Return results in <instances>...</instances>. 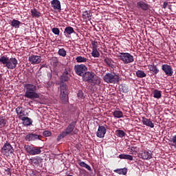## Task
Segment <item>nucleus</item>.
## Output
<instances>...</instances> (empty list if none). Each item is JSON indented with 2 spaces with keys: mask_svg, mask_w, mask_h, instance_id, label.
Instances as JSON below:
<instances>
[{
  "mask_svg": "<svg viewBox=\"0 0 176 176\" xmlns=\"http://www.w3.org/2000/svg\"><path fill=\"white\" fill-rule=\"evenodd\" d=\"M24 87L25 89V97L30 98V100H35L39 98V95L36 93V90L39 89V85H35L34 84H25Z\"/></svg>",
  "mask_w": 176,
  "mask_h": 176,
  "instance_id": "f257e3e1",
  "label": "nucleus"
},
{
  "mask_svg": "<svg viewBox=\"0 0 176 176\" xmlns=\"http://www.w3.org/2000/svg\"><path fill=\"white\" fill-rule=\"evenodd\" d=\"M0 63L8 69H14L17 67V64H19V61L16 58H9L7 56H1L0 57Z\"/></svg>",
  "mask_w": 176,
  "mask_h": 176,
  "instance_id": "f03ea898",
  "label": "nucleus"
},
{
  "mask_svg": "<svg viewBox=\"0 0 176 176\" xmlns=\"http://www.w3.org/2000/svg\"><path fill=\"white\" fill-rule=\"evenodd\" d=\"M75 127H76V121H72L67 125L65 131L58 135L57 141H61V140L65 137H67V135H71V134L74 133Z\"/></svg>",
  "mask_w": 176,
  "mask_h": 176,
  "instance_id": "7ed1b4c3",
  "label": "nucleus"
},
{
  "mask_svg": "<svg viewBox=\"0 0 176 176\" xmlns=\"http://www.w3.org/2000/svg\"><path fill=\"white\" fill-rule=\"evenodd\" d=\"M60 100L63 104L68 102V86L67 83L60 82Z\"/></svg>",
  "mask_w": 176,
  "mask_h": 176,
  "instance_id": "20e7f679",
  "label": "nucleus"
},
{
  "mask_svg": "<svg viewBox=\"0 0 176 176\" xmlns=\"http://www.w3.org/2000/svg\"><path fill=\"white\" fill-rule=\"evenodd\" d=\"M103 80L106 83H113V85H115L120 80V77L114 72L107 73L104 76Z\"/></svg>",
  "mask_w": 176,
  "mask_h": 176,
  "instance_id": "39448f33",
  "label": "nucleus"
},
{
  "mask_svg": "<svg viewBox=\"0 0 176 176\" xmlns=\"http://www.w3.org/2000/svg\"><path fill=\"white\" fill-rule=\"evenodd\" d=\"M24 149H25L26 152L31 155V156H35L36 155H41V152L42 151V147L34 146L31 145H24Z\"/></svg>",
  "mask_w": 176,
  "mask_h": 176,
  "instance_id": "423d86ee",
  "label": "nucleus"
},
{
  "mask_svg": "<svg viewBox=\"0 0 176 176\" xmlns=\"http://www.w3.org/2000/svg\"><path fill=\"white\" fill-rule=\"evenodd\" d=\"M118 58L124 64H130L134 61V56L128 52H120Z\"/></svg>",
  "mask_w": 176,
  "mask_h": 176,
  "instance_id": "0eeeda50",
  "label": "nucleus"
},
{
  "mask_svg": "<svg viewBox=\"0 0 176 176\" xmlns=\"http://www.w3.org/2000/svg\"><path fill=\"white\" fill-rule=\"evenodd\" d=\"M83 82H87V83H93L94 82V77L96 74L93 72H86L82 76Z\"/></svg>",
  "mask_w": 176,
  "mask_h": 176,
  "instance_id": "6e6552de",
  "label": "nucleus"
},
{
  "mask_svg": "<svg viewBox=\"0 0 176 176\" xmlns=\"http://www.w3.org/2000/svg\"><path fill=\"white\" fill-rule=\"evenodd\" d=\"M13 152H14L13 146H12L9 142H6L1 148V153L6 156H9V155L13 153Z\"/></svg>",
  "mask_w": 176,
  "mask_h": 176,
  "instance_id": "1a4fd4ad",
  "label": "nucleus"
},
{
  "mask_svg": "<svg viewBox=\"0 0 176 176\" xmlns=\"http://www.w3.org/2000/svg\"><path fill=\"white\" fill-rule=\"evenodd\" d=\"M152 151L151 150L146 151L144 150L140 151L138 154V156L140 159H142V160H151L152 159L153 156Z\"/></svg>",
  "mask_w": 176,
  "mask_h": 176,
  "instance_id": "9d476101",
  "label": "nucleus"
},
{
  "mask_svg": "<svg viewBox=\"0 0 176 176\" xmlns=\"http://www.w3.org/2000/svg\"><path fill=\"white\" fill-rule=\"evenodd\" d=\"M74 71L76 75H78V76H82L86 72H87V67L83 64L76 65L74 66Z\"/></svg>",
  "mask_w": 176,
  "mask_h": 176,
  "instance_id": "9b49d317",
  "label": "nucleus"
},
{
  "mask_svg": "<svg viewBox=\"0 0 176 176\" xmlns=\"http://www.w3.org/2000/svg\"><path fill=\"white\" fill-rule=\"evenodd\" d=\"M25 141H28L29 142H31L32 141H41L42 140V135H38L36 133H28L25 137Z\"/></svg>",
  "mask_w": 176,
  "mask_h": 176,
  "instance_id": "f8f14e48",
  "label": "nucleus"
},
{
  "mask_svg": "<svg viewBox=\"0 0 176 176\" xmlns=\"http://www.w3.org/2000/svg\"><path fill=\"white\" fill-rule=\"evenodd\" d=\"M71 68L67 67L65 69V71L62 76H60V82H68L69 78H71Z\"/></svg>",
  "mask_w": 176,
  "mask_h": 176,
  "instance_id": "ddd939ff",
  "label": "nucleus"
},
{
  "mask_svg": "<svg viewBox=\"0 0 176 176\" xmlns=\"http://www.w3.org/2000/svg\"><path fill=\"white\" fill-rule=\"evenodd\" d=\"M28 61L33 65H36L42 61V57L38 55H32L29 56Z\"/></svg>",
  "mask_w": 176,
  "mask_h": 176,
  "instance_id": "4468645a",
  "label": "nucleus"
},
{
  "mask_svg": "<svg viewBox=\"0 0 176 176\" xmlns=\"http://www.w3.org/2000/svg\"><path fill=\"white\" fill-rule=\"evenodd\" d=\"M162 69L167 76H171L174 74L173 67L168 64L162 65Z\"/></svg>",
  "mask_w": 176,
  "mask_h": 176,
  "instance_id": "2eb2a0df",
  "label": "nucleus"
},
{
  "mask_svg": "<svg viewBox=\"0 0 176 176\" xmlns=\"http://www.w3.org/2000/svg\"><path fill=\"white\" fill-rule=\"evenodd\" d=\"M150 8H151V6L143 1H140L137 3V8L141 9L144 12L149 10Z\"/></svg>",
  "mask_w": 176,
  "mask_h": 176,
  "instance_id": "dca6fc26",
  "label": "nucleus"
},
{
  "mask_svg": "<svg viewBox=\"0 0 176 176\" xmlns=\"http://www.w3.org/2000/svg\"><path fill=\"white\" fill-rule=\"evenodd\" d=\"M105 134H107V128L104 126H99L96 132V136L98 138H104Z\"/></svg>",
  "mask_w": 176,
  "mask_h": 176,
  "instance_id": "f3484780",
  "label": "nucleus"
},
{
  "mask_svg": "<svg viewBox=\"0 0 176 176\" xmlns=\"http://www.w3.org/2000/svg\"><path fill=\"white\" fill-rule=\"evenodd\" d=\"M51 6L53 8L54 10H56V12H61V2L58 0H52L51 1Z\"/></svg>",
  "mask_w": 176,
  "mask_h": 176,
  "instance_id": "a211bd4d",
  "label": "nucleus"
},
{
  "mask_svg": "<svg viewBox=\"0 0 176 176\" xmlns=\"http://www.w3.org/2000/svg\"><path fill=\"white\" fill-rule=\"evenodd\" d=\"M19 119L23 121L24 126H31L32 124V120L28 117H24L23 115L19 116Z\"/></svg>",
  "mask_w": 176,
  "mask_h": 176,
  "instance_id": "6ab92c4d",
  "label": "nucleus"
},
{
  "mask_svg": "<svg viewBox=\"0 0 176 176\" xmlns=\"http://www.w3.org/2000/svg\"><path fill=\"white\" fill-rule=\"evenodd\" d=\"M142 123L145 126H147L148 127H151V129H153L155 127V124L151 121V119H148L146 118H142Z\"/></svg>",
  "mask_w": 176,
  "mask_h": 176,
  "instance_id": "aec40b11",
  "label": "nucleus"
},
{
  "mask_svg": "<svg viewBox=\"0 0 176 176\" xmlns=\"http://www.w3.org/2000/svg\"><path fill=\"white\" fill-rule=\"evenodd\" d=\"M72 34H75V30H74V28L71 26L66 27L64 30V34L65 35V36H68Z\"/></svg>",
  "mask_w": 176,
  "mask_h": 176,
  "instance_id": "412c9836",
  "label": "nucleus"
},
{
  "mask_svg": "<svg viewBox=\"0 0 176 176\" xmlns=\"http://www.w3.org/2000/svg\"><path fill=\"white\" fill-rule=\"evenodd\" d=\"M148 69H150V71L153 72V75H157V73L159 72V69H157V66L154 64L149 65Z\"/></svg>",
  "mask_w": 176,
  "mask_h": 176,
  "instance_id": "4be33fe9",
  "label": "nucleus"
},
{
  "mask_svg": "<svg viewBox=\"0 0 176 176\" xmlns=\"http://www.w3.org/2000/svg\"><path fill=\"white\" fill-rule=\"evenodd\" d=\"M154 98H157V100H160L162 98V91L158 89H155L153 91Z\"/></svg>",
  "mask_w": 176,
  "mask_h": 176,
  "instance_id": "5701e85b",
  "label": "nucleus"
},
{
  "mask_svg": "<svg viewBox=\"0 0 176 176\" xmlns=\"http://www.w3.org/2000/svg\"><path fill=\"white\" fill-rule=\"evenodd\" d=\"M20 24H21V22L19 20L13 19L11 21L10 25L14 28H20Z\"/></svg>",
  "mask_w": 176,
  "mask_h": 176,
  "instance_id": "b1692460",
  "label": "nucleus"
},
{
  "mask_svg": "<svg viewBox=\"0 0 176 176\" xmlns=\"http://www.w3.org/2000/svg\"><path fill=\"white\" fill-rule=\"evenodd\" d=\"M113 116H114L117 119H120V118H123V112L119 110H115L113 112Z\"/></svg>",
  "mask_w": 176,
  "mask_h": 176,
  "instance_id": "393cba45",
  "label": "nucleus"
},
{
  "mask_svg": "<svg viewBox=\"0 0 176 176\" xmlns=\"http://www.w3.org/2000/svg\"><path fill=\"white\" fill-rule=\"evenodd\" d=\"M118 157L119 159H124L126 160H131V161L133 160L132 155H127V154H120L119 155Z\"/></svg>",
  "mask_w": 176,
  "mask_h": 176,
  "instance_id": "a878e982",
  "label": "nucleus"
},
{
  "mask_svg": "<svg viewBox=\"0 0 176 176\" xmlns=\"http://www.w3.org/2000/svg\"><path fill=\"white\" fill-rule=\"evenodd\" d=\"M30 12L33 17H36L37 19L41 17V13L38 11V10H36V8L32 9Z\"/></svg>",
  "mask_w": 176,
  "mask_h": 176,
  "instance_id": "bb28decb",
  "label": "nucleus"
},
{
  "mask_svg": "<svg viewBox=\"0 0 176 176\" xmlns=\"http://www.w3.org/2000/svg\"><path fill=\"white\" fill-rule=\"evenodd\" d=\"M120 91L122 93H129V88L126 84H121L120 86Z\"/></svg>",
  "mask_w": 176,
  "mask_h": 176,
  "instance_id": "cd10ccee",
  "label": "nucleus"
},
{
  "mask_svg": "<svg viewBox=\"0 0 176 176\" xmlns=\"http://www.w3.org/2000/svg\"><path fill=\"white\" fill-rule=\"evenodd\" d=\"M91 13L89 11H85L82 12V19L85 20H90V18L91 17Z\"/></svg>",
  "mask_w": 176,
  "mask_h": 176,
  "instance_id": "c85d7f7f",
  "label": "nucleus"
},
{
  "mask_svg": "<svg viewBox=\"0 0 176 176\" xmlns=\"http://www.w3.org/2000/svg\"><path fill=\"white\" fill-rule=\"evenodd\" d=\"M8 124V120L3 117H0V129H3Z\"/></svg>",
  "mask_w": 176,
  "mask_h": 176,
  "instance_id": "c756f323",
  "label": "nucleus"
},
{
  "mask_svg": "<svg viewBox=\"0 0 176 176\" xmlns=\"http://www.w3.org/2000/svg\"><path fill=\"white\" fill-rule=\"evenodd\" d=\"M104 63H106L108 67H113V60L111 58H105L104 59Z\"/></svg>",
  "mask_w": 176,
  "mask_h": 176,
  "instance_id": "7c9ffc66",
  "label": "nucleus"
},
{
  "mask_svg": "<svg viewBox=\"0 0 176 176\" xmlns=\"http://www.w3.org/2000/svg\"><path fill=\"white\" fill-rule=\"evenodd\" d=\"M114 173H117L118 174H122L123 175H126L127 174V168H121V169H116L114 170Z\"/></svg>",
  "mask_w": 176,
  "mask_h": 176,
  "instance_id": "2f4dec72",
  "label": "nucleus"
},
{
  "mask_svg": "<svg viewBox=\"0 0 176 176\" xmlns=\"http://www.w3.org/2000/svg\"><path fill=\"white\" fill-rule=\"evenodd\" d=\"M76 61L77 63H86L87 61V58L82 56H78L76 58Z\"/></svg>",
  "mask_w": 176,
  "mask_h": 176,
  "instance_id": "473e14b6",
  "label": "nucleus"
},
{
  "mask_svg": "<svg viewBox=\"0 0 176 176\" xmlns=\"http://www.w3.org/2000/svg\"><path fill=\"white\" fill-rule=\"evenodd\" d=\"M136 76L138 78H145L146 76V74H145L142 70H138L136 72Z\"/></svg>",
  "mask_w": 176,
  "mask_h": 176,
  "instance_id": "72a5a7b5",
  "label": "nucleus"
},
{
  "mask_svg": "<svg viewBox=\"0 0 176 176\" xmlns=\"http://www.w3.org/2000/svg\"><path fill=\"white\" fill-rule=\"evenodd\" d=\"M116 133L118 137H119L120 138H123V137H126V133H124V131L122 130H117Z\"/></svg>",
  "mask_w": 176,
  "mask_h": 176,
  "instance_id": "f704fd0d",
  "label": "nucleus"
},
{
  "mask_svg": "<svg viewBox=\"0 0 176 176\" xmlns=\"http://www.w3.org/2000/svg\"><path fill=\"white\" fill-rule=\"evenodd\" d=\"M58 54L62 57H65V56H67V51L64 48H60L58 52Z\"/></svg>",
  "mask_w": 176,
  "mask_h": 176,
  "instance_id": "c9c22d12",
  "label": "nucleus"
},
{
  "mask_svg": "<svg viewBox=\"0 0 176 176\" xmlns=\"http://www.w3.org/2000/svg\"><path fill=\"white\" fill-rule=\"evenodd\" d=\"M16 112L17 115H19V116L21 115H22V116H24V111L23 110V107H16Z\"/></svg>",
  "mask_w": 176,
  "mask_h": 176,
  "instance_id": "e433bc0d",
  "label": "nucleus"
},
{
  "mask_svg": "<svg viewBox=\"0 0 176 176\" xmlns=\"http://www.w3.org/2000/svg\"><path fill=\"white\" fill-rule=\"evenodd\" d=\"M30 162L31 164H34V166H38V164H39V160L36 157L30 159Z\"/></svg>",
  "mask_w": 176,
  "mask_h": 176,
  "instance_id": "4c0bfd02",
  "label": "nucleus"
},
{
  "mask_svg": "<svg viewBox=\"0 0 176 176\" xmlns=\"http://www.w3.org/2000/svg\"><path fill=\"white\" fill-rule=\"evenodd\" d=\"M51 64L56 68V67L58 65V59H57V58H53Z\"/></svg>",
  "mask_w": 176,
  "mask_h": 176,
  "instance_id": "58836bf2",
  "label": "nucleus"
},
{
  "mask_svg": "<svg viewBox=\"0 0 176 176\" xmlns=\"http://www.w3.org/2000/svg\"><path fill=\"white\" fill-rule=\"evenodd\" d=\"M92 57H100V52H98V50H93L91 52Z\"/></svg>",
  "mask_w": 176,
  "mask_h": 176,
  "instance_id": "ea45409f",
  "label": "nucleus"
},
{
  "mask_svg": "<svg viewBox=\"0 0 176 176\" xmlns=\"http://www.w3.org/2000/svg\"><path fill=\"white\" fill-rule=\"evenodd\" d=\"M52 31L54 35H60V29L58 28H53Z\"/></svg>",
  "mask_w": 176,
  "mask_h": 176,
  "instance_id": "a19ab883",
  "label": "nucleus"
},
{
  "mask_svg": "<svg viewBox=\"0 0 176 176\" xmlns=\"http://www.w3.org/2000/svg\"><path fill=\"white\" fill-rule=\"evenodd\" d=\"M43 135H44V137H50L52 135V132H50L49 131H45L43 132Z\"/></svg>",
  "mask_w": 176,
  "mask_h": 176,
  "instance_id": "79ce46f5",
  "label": "nucleus"
},
{
  "mask_svg": "<svg viewBox=\"0 0 176 176\" xmlns=\"http://www.w3.org/2000/svg\"><path fill=\"white\" fill-rule=\"evenodd\" d=\"M78 164H79V166H80V167H83L85 168L87 164L85 162H82V160H79Z\"/></svg>",
  "mask_w": 176,
  "mask_h": 176,
  "instance_id": "37998d69",
  "label": "nucleus"
},
{
  "mask_svg": "<svg viewBox=\"0 0 176 176\" xmlns=\"http://www.w3.org/2000/svg\"><path fill=\"white\" fill-rule=\"evenodd\" d=\"M77 96L78 98H85V96H83V91H79L78 93L77 94Z\"/></svg>",
  "mask_w": 176,
  "mask_h": 176,
  "instance_id": "c03bdc74",
  "label": "nucleus"
},
{
  "mask_svg": "<svg viewBox=\"0 0 176 176\" xmlns=\"http://www.w3.org/2000/svg\"><path fill=\"white\" fill-rule=\"evenodd\" d=\"M52 86H53V81H48L47 82V85H46V87L47 89H50V87H52Z\"/></svg>",
  "mask_w": 176,
  "mask_h": 176,
  "instance_id": "a18cd8bd",
  "label": "nucleus"
},
{
  "mask_svg": "<svg viewBox=\"0 0 176 176\" xmlns=\"http://www.w3.org/2000/svg\"><path fill=\"white\" fill-rule=\"evenodd\" d=\"M6 173H7V175H12V170L10 168H7L5 169Z\"/></svg>",
  "mask_w": 176,
  "mask_h": 176,
  "instance_id": "49530a36",
  "label": "nucleus"
},
{
  "mask_svg": "<svg viewBox=\"0 0 176 176\" xmlns=\"http://www.w3.org/2000/svg\"><path fill=\"white\" fill-rule=\"evenodd\" d=\"M91 45L93 46V50H97V42L92 41Z\"/></svg>",
  "mask_w": 176,
  "mask_h": 176,
  "instance_id": "de8ad7c7",
  "label": "nucleus"
},
{
  "mask_svg": "<svg viewBox=\"0 0 176 176\" xmlns=\"http://www.w3.org/2000/svg\"><path fill=\"white\" fill-rule=\"evenodd\" d=\"M84 168H87L88 171H91V167L87 164H86L85 167H84Z\"/></svg>",
  "mask_w": 176,
  "mask_h": 176,
  "instance_id": "09e8293b",
  "label": "nucleus"
},
{
  "mask_svg": "<svg viewBox=\"0 0 176 176\" xmlns=\"http://www.w3.org/2000/svg\"><path fill=\"white\" fill-rule=\"evenodd\" d=\"M168 5V3H167L166 1H164L163 3V8L166 9V8H167V6Z\"/></svg>",
  "mask_w": 176,
  "mask_h": 176,
  "instance_id": "8fccbe9b",
  "label": "nucleus"
},
{
  "mask_svg": "<svg viewBox=\"0 0 176 176\" xmlns=\"http://www.w3.org/2000/svg\"><path fill=\"white\" fill-rule=\"evenodd\" d=\"M47 78H49L50 79H52V78H53V75L52 74V73L47 74Z\"/></svg>",
  "mask_w": 176,
  "mask_h": 176,
  "instance_id": "3c124183",
  "label": "nucleus"
},
{
  "mask_svg": "<svg viewBox=\"0 0 176 176\" xmlns=\"http://www.w3.org/2000/svg\"><path fill=\"white\" fill-rule=\"evenodd\" d=\"M2 80V74H0V82Z\"/></svg>",
  "mask_w": 176,
  "mask_h": 176,
  "instance_id": "603ef678",
  "label": "nucleus"
},
{
  "mask_svg": "<svg viewBox=\"0 0 176 176\" xmlns=\"http://www.w3.org/2000/svg\"><path fill=\"white\" fill-rule=\"evenodd\" d=\"M65 122L66 123H68V119H67V120H65Z\"/></svg>",
  "mask_w": 176,
  "mask_h": 176,
  "instance_id": "864d4df0",
  "label": "nucleus"
}]
</instances>
